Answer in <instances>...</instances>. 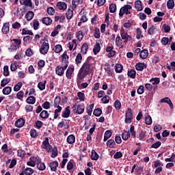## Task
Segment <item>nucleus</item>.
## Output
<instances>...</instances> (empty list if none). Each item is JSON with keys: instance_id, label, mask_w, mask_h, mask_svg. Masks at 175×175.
Listing matches in <instances>:
<instances>
[{"instance_id": "f257e3e1", "label": "nucleus", "mask_w": 175, "mask_h": 175, "mask_svg": "<svg viewBox=\"0 0 175 175\" xmlns=\"http://www.w3.org/2000/svg\"><path fill=\"white\" fill-rule=\"evenodd\" d=\"M90 70H91V64L84 63L82 65L81 69L79 70V72L77 75V84H80V83L83 81V79H84L85 77L88 76Z\"/></svg>"}, {"instance_id": "f03ea898", "label": "nucleus", "mask_w": 175, "mask_h": 175, "mask_svg": "<svg viewBox=\"0 0 175 175\" xmlns=\"http://www.w3.org/2000/svg\"><path fill=\"white\" fill-rule=\"evenodd\" d=\"M42 147L44 150H46L47 152H51V158H56L58 157V148L57 146H55L53 148V146L50 145V142H49V137H46L45 140L42 142Z\"/></svg>"}, {"instance_id": "7ed1b4c3", "label": "nucleus", "mask_w": 175, "mask_h": 175, "mask_svg": "<svg viewBox=\"0 0 175 175\" xmlns=\"http://www.w3.org/2000/svg\"><path fill=\"white\" fill-rule=\"evenodd\" d=\"M72 109L74 114H83L85 109V105L84 103H76L72 107Z\"/></svg>"}, {"instance_id": "20e7f679", "label": "nucleus", "mask_w": 175, "mask_h": 175, "mask_svg": "<svg viewBox=\"0 0 175 175\" xmlns=\"http://www.w3.org/2000/svg\"><path fill=\"white\" fill-rule=\"evenodd\" d=\"M133 120V111L131 108H128L125 113V124H131Z\"/></svg>"}, {"instance_id": "39448f33", "label": "nucleus", "mask_w": 175, "mask_h": 175, "mask_svg": "<svg viewBox=\"0 0 175 175\" xmlns=\"http://www.w3.org/2000/svg\"><path fill=\"white\" fill-rule=\"evenodd\" d=\"M131 9H132V5H125L122 7L119 12L120 17H122L124 14H131Z\"/></svg>"}, {"instance_id": "423d86ee", "label": "nucleus", "mask_w": 175, "mask_h": 175, "mask_svg": "<svg viewBox=\"0 0 175 175\" xmlns=\"http://www.w3.org/2000/svg\"><path fill=\"white\" fill-rule=\"evenodd\" d=\"M120 36L124 43H128V42L132 40V36L128 35V33L125 32L124 28H122L120 30Z\"/></svg>"}, {"instance_id": "0eeeda50", "label": "nucleus", "mask_w": 175, "mask_h": 175, "mask_svg": "<svg viewBox=\"0 0 175 175\" xmlns=\"http://www.w3.org/2000/svg\"><path fill=\"white\" fill-rule=\"evenodd\" d=\"M50 49V45L48 42H44L41 45L40 49V53L43 54V55H46L47 53H49V49Z\"/></svg>"}, {"instance_id": "6e6552de", "label": "nucleus", "mask_w": 175, "mask_h": 175, "mask_svg": "<svg viewBox=\"0 0 175 175\" xmlns=\"http://www.w3.org/2000/svg\"><path fill=\"white\" fill-rule=\"evenodd\" d=\"M69 122H70V120H66V119H62V122H59L57 127L62 129L64 127V129H69L70 125Z\"/></svg>"}, {"instance_id": "1a4fd4ad", "label": "nucleus", "mask_w": 175, "mask_h": 175, "mask_svg": "<svg viewBox=\"0 0 175 175\" xmlns=\"http://www.w3.org/2000/svg\"><path fill=\"white\" fill-rule=\"evenodd\" d=\"M114 46H107L106 51L108 53V58H111L116 55V51H113Z\"/></svg>"}, {"instance_id": "9d476101", "label": "nucleus", "mask_w": 175, "mask_h": 175, "mask_svg": "<svg viewBox=\"0 0 175 175\" xmlns=\"http://www.w3.org/2000/svg\"><path fill=\"white\" fill-rule=\"evenodd\" d=\"M161 103H167L169 105L170 109H174V105H173V103H172V100L169 97H165L163 98H161L160 100Z\"/></svg>"}, {"instance_id": "9b49d317", "label": "nucleus", "mask_w": 175, "mask_h": 175, "mask_svg": "<svg viewBox=\"0 0 175 175\" xmlns=\"http://www.w3.org/2000/svg\"><path fill=\"white\" fill-rule=\"evenodd\" d=\"M136 70H139V72H142L144 69H147V64L142 62H138L135 64Z\"/></svg>"}, {"instance_id": "f8f14e48", "label": "nucleus", "mask_w": 175, "mask_h": 175, "mask_svg": "<svg viewBox=\"0 0 175 175\" xmlns=\"http://www.w3.org/2000/svg\"><path fill=\"white\" fill-rule=\"evenodd\" d=\"M100 51V40H97L96 42V44L94 45V47L93 49V53L94 55H96Z\"/></svg>"}, {"instance_id": "ddd939ff", "label": "nucleus", "mask_w": 175, "mask_h": 175, "mask_svg": "<svg viewBox=\"0 0 175 175\" xmlns=\"http://www.w3.org/2000/svg\"><path fill=\"white\" fill-rule=\"evenodd\" d=\"M25 124V120H24V118H21L15 122V126H16L17 128H23Z\"/></svg>"}, {"instance_id": "4468645a", "label": "nucleus", "mask_w": 175, "mask_h": 175, "mask_svg": "<svg viewBox=\"0 0 175 175\" xmlns=\"http://www.w3.org/2000/svg\"><path fill=\"white\" fill-rule=\"evenodd\" d=\"M70 116V107L68 106L65 108L64 111L62 112V117L63 118H68Z\"/></svg>"}, {"instance_id": "2eb2a0df", "label": "nucleus", "mask_w": 175, "mask_h": 175, "mask_svg": "<svg viewBox=\"0 0 175 175\" xmlns=\"http://www.w3.org/2000/svg\"><path fill=\"white\" fill-rule=\"evenodd\" d=\"M104 66H107L105 68H104L105 72H107V75L109 77L110 76H113V73L114 72V70L113 69H111V68H110V66L109 65L108 63H106Z\"/></svg>"}, {"instance_id": "dca6fc26", "label": "nucleus", "mask_w": 175, "mask_h": 175, "mask_svg": "<svg viewBox=\"0 0 175 175\" xmlns=\"http://www.w3.org/2000/svg\"><path fill=\"white\" fill-rule=\"evenodd\" d=\"M57 8L59 10H66L68 5L65 3V2L59 1L57 3Z\"/></svg>"}, {"instance_id": "f3484780", "label": "nucleus", "mask_w": 175, "mask_h": 175, "mask_svg": "<svg viewBox=\"0 0 175 175\" xmlns=\"http://www.w3.org/2000/svg\"><path fill=\"white\" fill-rule=\"evenodd\" d=\"M41 21L45 25H51L53 24V20L50 17H44L41 19Z\"/></svg>"}, {"instance_id": "a211bd4d", "label": "nucleus", "mask_w": 175, "mask_h": 175, "mask_svg": "<svg viewBox=\"0 0 175 175\" xmlns=\"http://www.w3.org/2000/svg\"><path fill=\"white\" fill-rule=\"evenodd\" d=\"M59 165L58 161H53L49 164V167L51 172H57V167H58Z\"/></svg>"}, {"instance_id": "6ab92c4d", "label": "nucleus", "mask_w": 175, "mask_h": 175, "mask_svg": "<svg viewBox=\"0 0 175 175\" xmlns=\"http://www.w3.org/2000/svg\"><path fill=\"white\" fill-rule=\"evenodd\" d=\"M66 140H67V143H68V144H73L76 142V137L75 136V135L71 134L67 137Z\"/></svg>"}, {"instance_id": "aec40b11", "label": "nucleus", "mask_w": 175, "mask_h": 175, "mask_svg": "<svg viewBox=\"0 0 175 175\" xmlns=\"http://www.w3.org/2000/svg\"><path fill=\"white\" fill-rule=\"evenodd\" d=\"M88 51V44L83 43L81 48V53L83 55H85V54H87Z\"/></svg>"}, {"instance_id": "412c9836", "label": "nucleus", "mask_w": 175, "mask_h": 175, "mask_svg": "<svg viewBox=\"0 0 175 175\" xmlns=\"http://www.w3.org/2000/svg\"><path fill=\"white\" fill-rule=\"evenodd\" d=\"M135 6L137 12H142V10H143V5H142V1L137 0L135 2Z\"/></svg>"}, {"instance_id": "4be33fe9", "label": "nucleus", "mask_w": 175, "mask_h": 175, "mask_svg": "<svg viewBox=\"0 0 175 175\" xmlns=\"http://www.w3.org/2000/svg\"><path fill=\"white\" fill-rule=\"evenodd\" d=\"M111 135H113V133H111V131L107 130L104 133V139L103 142H107L110 137H111Z\"/></svg>"}, {"instance_id": "5701e85b", "label": "nucleus", "mask_w": 175, "mask_h": 175, "mask_svg": "<svg viewBox=\"0 0 175 175\" xmlns=\"http://www.w3.org/2000/svg\"><path fill=\"white\" fill-rule=\"evenodd\" d=\"M73 10H73L72 7L71 8H68L67 12L66 13L67 20H70L72 19V17H73Z\"/></svg>"}, {"instance_id": "b1692460", "label": "nucleus", "mask_w": 175, "mask_h": 175, "mask_svg": "<svg viewBox=\"0 0 175 175\" xmlns=\"http://www.w3.org/2000/svg\"><path fill=\"white\" fill-rule=\"evenodd\" d=\"M139 57L142 59H146V58H147V57H148V50L144 49V50L141 51V52L139 53Z\"/></svg>"}, {"instance_id": "393cba45", "label": "nucleus", "mask_w": 175, "mask_h": 175, "mask_svg": "<svg viewBox=\"0 0 175 175\" xmlns=\"http://www.w3.org/2000/svg\"><path fill=\"white\" fill-rule=\"evenodd\" d=\"M73 72H75V68L72 67H68L66 72V76L67 79H72V73H73Z\"/></svg>"}, {"instance_id": "a878e982", "label": "nucleus", "mask_w": 175, "mask_h": 175, "mask_svg": "<svg viewBox=\"0 0 175 175\" xmlns=\"http://www.w3.org/2000/svg\"><path fill=\"white\" fill-rule=\"evenodd\" d=\"M49 116L50 113H49V111H47L46 110H43L40 113V117L41 118H43L44 120H47V118H49Z\"/></svg>"}, {"instance_id": "bb28decb", "label": "nucleus", "mask_w": 175, "mask_h": 175, "mask_svg": "<svg viewBox=\"0 0 175 175\" xmlns=\"http://www.w3.org/2000/svg\"><path fill=\"white\" fill-rule=\"evenodd\" d=\"M26 102L29 105H35V103L36 102V98H35L33 96H30L27 97Z\"/></svg>"}, {"instance_id": "cd10ccee", "label": "nucleus", "mask_w": 175, "mask_h": 175, "mask_svg": "<svg viewBox=\"0 0 175 175\" xmlns=\"http://www.w3.org/2000/svg\"><path fill=\"white\" fill-rule=\"evenodd\" d=\"M90 158L92 161H98L99 159V154H98L95 150H92Z\"/></svg>"}, {"instance_id": "c85d7f7f", "label": "nucleus", "mask_w": 175, "mask_h": 175, "mask_svg": "<svg viewBox=\"0 0 175 175\" xmlns=\"http://www.w3.org/2000/svg\"><path fill=\"white\" fill-rule=\"evenodd\" d=\"M107 146L109 148H116V142H114V139H109L107 143Z\"/></svg>"}, {"instance_id": "c756f323", "label": "nucleus", "mask_w": 175, "mask_h": 175, "mask_svg": "<svg viewBox=\"0 0 175 175\" xmlns=\"http://www.w3.org/2000/svg\"><path fill=\"white\" fill-rule=\"evenodd\" d=\"M33 16H35V14L32 11H29L26 14H25V18L27 21H31L33 18Z\"/></svg>"}, {"instance_id": "7c9ffc66", "label": "nucleus", "mask_w": 175, "mask_h": 175, "mask_svg": "<svg viewBox=\"0 0 175 175\" xmlns=\"http://www.w3.org/2000/svg\"><path fill=\"white\" fill-rule=\"evenodd\" d=\"M21 5H25V6H29L31 8L32 1L31 0H19Z\"/></svg>"}, {"instance_id": "2f4dec72", "label": "nucleus", "mask_w": 175, "mask_h": 175, "mask_svg": "<svg viewBox=\"0 0 175 175\" xmlns=\"http://www.w3.org/2000/svg\"><path fill=\"white\" fill-rule=\"evenodd\" d=\"M55 73L56 75H57L58 76H62V75H64V69H62V66H57L55 68Z\"/></svg>"}, {"instance_id": "473e14b6", "label": "nucleus", "mask_w": 175, "mask_h": 175, "mask_svg": "<svg viewBox=\"0 0 175 175\" xmlns=\"http://www.w3.org/2000/svg\"><path fill=\"white\" fill-rule=\"evenodd\" d=\"M72 10H75L80 5V3H83V0H72Z\"/></svg>"}, {"instance_id": "72a5a7b5", "label": "nucleus", "mask_w": 175, "mask_h": 175, "mask_svg": "<svg viewBox=\"0 0 175 175\" xmlns=\"http://www.w3.org/2000/svg\"><path fill=\"white\" fill-rule=\"evenodd\" d=\"M46 84H47L46 80L44 81V82H40L38 84V88H39L40 91H43V90L46 89Z\"/></svg>"}, {"instance_id": "f704fd0d", "label": "nucleus", "mask_w": 175, "mask_h": 175, "mask_svg": "<svg viewBox=\"0 0 175 175\" xmlns=\"http://www.w3.org/2000/svg\"><path fill=\"white\" fill-rule=\"evenodd\" d=\"M149 81L152 83V85H158V84L161 83V80L159 77L151 78Z\"/></svg>"}, {"instance_id": "c9c22d12", "label": "nucleus", "mask_w": 175, "mask_h": 175, "mask_svg": "<svg viewBox=\"0 0 175 175\" xmlns=\"http://www.w3.org/2000/svg\"><path fill=\"white\" fill-rule=\"evenodd\" d=\"M127 75L131 79H136V70L131 69V70H129L127 72Z\"/></svg>"}, {"instance_id": "e433bc0d", "label": "nucleus", "mask_w": 175, "mask_h": 175, "mask_svg": "<svg viewBox=\"0 0 175 175\" xmlns=\"http://www.w3.org/2000/svg\"><path fill=\"white\" fill-rule=\"evenodd\" d=\"M129 137H131V133H129V131H124L122 133V138L124 140H128L129 139Z\"/></svg>"}, {"instance_id": "4c0bfd02", "label": "nucleus", "mask_w": 175, "mask_h": 175, "mask_svg": "<svg viewBox=\"0 0 175 175\" xmlns=\"http://www.w3.org/2000/svg\"><path fill=\"white\" fill-rule=\"evenodd\" d=\"M10 81H12V80L10 78L3 79L1 81V87H5Z\"/></svg>"}, {"instance_id": "58836bf2", "label": "nucleus", "mask_w": 175, "mask_h": 175, "mask_svg": "<svg viewBox=\"0 0 175 175\" xmlns=\"http://www.w3.org/2000/svg\"><path fill=\"white\" fill-rule=\"evenodd\" d=\"M3 95H9L12 92V88L10 86H7L3 89L2 91Z\"/></svg>"}, {"instance_id": "ea45409f", "label": "nucleus", "mask_w": 175, "mask_h": 175, "mask_svg": "<svg viewBox=\"0 0 175 175\" xmlns=\"http://www.w3.org/2000/svg\"><path fill=\"white\" fill-rule=\"evenodd\" d=\"M122 69H124V67L122 66V65L120 64H116L115 70L116 73H121L122 72Z\"/></svg>"}, {"instance_id": "a19ab883", "label": "nucleus", "mask_w": 175, "mask_h": 175, "mask_svg": "<svg viewBox=\"0 0 175 175\" xmlns=\"http://www.w3.org/2000/svg\"><path fill=\"white\" fill-rule=\"evenodd\" d=\"M109 12L110 13H116V12H117V5H116L115 3L110 4Z\"/></svg>"}, {"instance_id": "79ce46f5", "label": "nucleus", "mask_w": 175, "mask_h": 175, "mask_svg": "<svg viewBox=\"0 0 175 175\" xmlns=\"http://www.w3.org/2000/svg\"><path fill=\"white\" fill-rule=\"evenodd\" d=\"M76 38L79 41L83 40V38H84V35L83 34V31L81 30H79L77 32Z\"/></svg>"}, {"instance_id": "37998d69", "label": "nucleus", "mask_w": 175, "mask_h": 175, "mask_svg": "<svg viewBox=\"0 0 175 175\" xmlns=\"http://www.w3.org/2000/svg\"><path fill=\"white\" fill-rule=\"evenodd\" d=\"M77 96L81 102H84L85 100V94L81 92L77 93Z\"/></svg>"}, {"instance_id": "c03bdc74", "label": "nucleus", "mask_w": 175, "mask_h": 175, "mask_svg": "<svg viewBox=\"0 0 175 175\" xmlns=\"http://www.w3.org/2000/svg\"><path fill=\"white\" fill-rule=\"evenodd\" d=\"M35 170H33V169L31 168V167H27L25 170H24V173L25 175H31L33 174Z\"/></svg>"}, {"instance_id": "a18cd8bd", "label": "nucleus", "mask_w": 175, "mask_h": 175, "mask_svg": "<svg viewBox=\"0 0 175 175\" xmlns=\"http://www.w3.org/2000/svg\"><path fill=\"white\" fill-rule=\"evenodd\" d=\"M81 61H83V56L81 55V53H78L75 59V62L77 65L80 64Z\"/></svg>"}, {"instance_id": "49530a36", "label": "nucleus", "mask_w": 175, "mask_h": 175, "mask_svg": "<svg viewBox=\"0 0 175 175\" xmlns=\"http://www.w3.org/2000/svg\"><path fill=\"white\" fill-rule=\"evenodd\" d=\"M21 87H23V82H18L14 85V91H15V92H18V91L21 90Z\"/></svg>"}, {"instance_id": "de8ad7c7", "label": "nucleus", "mask_w": 175, "mask_h": 175, "mask_svg": "<svg viewBox=\"0 0 175 175\" xmlns=\"http://www.w3.org/2000/svg\"><path fill=\"white\" fill-rule=\"evenodd\" d=\"M93 114L94 116H95V117H100L102 114V109L100 108H97L94 109Z\"/></svg>"}, {"instance_id": "09e8293b", "label": "nucleus", "mask_w": 175, "mask_h": 175, "mask_svg": "<svg viewBox=\"0 0 175 175\" xmlns=\"http://www.w3.org/2000/svg\"><path fill=\"white\" fill-rule=\"evenodd\" d=\"M167 9H173L174 8V0H168L167 2Z\"/></svg>"}, {"instance_id": "8fccbe9b", "label": "nucleus", "mask_w": 175, "mask_h": 175, "mask_svg": "<svg viewBox=\"0 0 175 175\" xmlns=\"http://www.w3.org/2000/svg\"><path fill=\"white\" fill-rule=\"evenodd\" d=\"M53 51L58 53L62 51V46L61 44H57L53 49Z\"/></svg>"}, {"instance_id": "3c124183", "label": "nucleus", "mask_w": 175, "mask_h": 175, "mask_svg": "<svg viewBox=\"0 0 175 175\" xmlns=\"http://www.w3.org/2000/svg\"><path fill=\"white\" fill-rule=\"evenodd\" d=\"M39 133L36 129H31L30 130V136L33 139H35L37 136H38Z\"/></svg>"}, {"instance_id": "603ef678", "label": "nucleus", "mask_w": 175, "mask_h": 175, "mask_svg": "<svg viewBox=\"0 0 175 175\" xmlns=\"http://www.w3.org/2000/svg\"><path fill=\"white\" fill-rule=\"evenodd\" d=\"M62 61H64L65 64H68V61H69V56L68 55L66 52H64L62 55Z\"/></svg>"}, {"instance_id": "864d4df0", "label": "nucleus", "mask_w": 175, "mask_h": 175, "mask_svg": "<svg viewBox=\"0 0 175 175\" xmlns=\"http://www.w3.org/2000/svg\"><path fill=\"white\" fill-rule=\"evenodd\" d=\"M2 32L3 33H8L9 32V23H5L2 28Z\"/></svg>"}, {"instance_id": "5fc2aeb1", "label": "nucleus", "mask_w": 175, "mask_h": 175, "mask_svg": "<svg viewBox=\"0 0 175 175\" xmlns=\"http://www.w3.org/2000/svg\"><path fill=\"white\" fill-rule=\"evenodd\" d=\"M142 33H143V32L142 31V29H140V28H137L136 38L137 39H140L141 38H143Z\"/></svg>"}, {"instance_id": "6e6d98bb", "label": "nucleus", "mask_w": 175, "mask_h": 175, "mask_svg": "<svg viewBox=\"0 0 175 175\" xmlns=\"http://www.w3.org/2000/svg\"><path fill=\"white\" fill-rule=\"evenodd\" d=\"M59 103H61V97L56 96L54 100V107L59 106Z\"/></svg>"}, {"instance_id": "4d7b16f0", "label": "nucleus", "mask_w": 175, "mask_h": 175, "mask_svg": "<svg viewBox=\"0 0 175 175\" xmlns=\"http://www.w3.org/2000/svg\"><path fill=\"white\" fill-rule=\"evenodd\" d=\"M145 121H146V125H151V124H152V118H151V116L148 115L145 118Z\"/></svg>"}, {"instance_id": "13d9d810", "label": "nucleus", "mask_w": 175, "mask_h": 175, "mask_svg": "<svg viewBox=\"0 0 175 175\" xmlns=\"http://www.w3.org/2000/svg\"><path fill=\"white\" fill-rule=\"evenodd\" d=\"M10 75V72H9V66H4L3 67V76L5 77H8Z\"/></svg>"}, {"instance_id": "bf43d9fd", "label": "nucleus", "mask_w": 175, "mask_h": 175, "mask_svg": "<svg viewBox=\"0 0 175 175\" xmlns=\"http://www.w3.org/2000/svg\"><path fill=\"white\" fill-rule=\"evenodd\" d=\"M162 145V142L161 141H157L153 144L151 145L150 148H159V146Z\"/></svg>"}, {"instance_id": "052dcab7", "label": "nucleus", "mask_w": 175, "mask_h": 175, "mask_svg": "<svg viewBox=\"0 0 175 175\" xmlns=\"http://www.w3.org/2000/svg\"><path fill=\"white\" fill-rule=\"evenodd\" d=\"M94 104H91L89 105V107L86 109L87 113L88 116H92V109H94Z\"/></svg>"}, {"instance_id": "680f3d73", "label": "nucleus", "mask_w": 175, "mask_h": 175, "mask_svg": "<svg viewBox=\"0 0 175 175\" xmlns=\"http://www.w3.org/2000/svg\"><path fill=\"white\" fill-rule=\"evenodd\" d=\"M33 27L35 31L39 29V21H38V19H34L33 21Z\"/></svg>"}, {"instance_id": "e2e57ef3", "label": "nucleus", "mask_w": 175, "mask_h": 175, "mask_svg": "<svg viewBox=\"0 0 175 175\" xmlns=\"http://www.w3.org/2000/svg\"><path fill=\"white\" fill-rule=\"evenodd\" d=\"M101 100L103 103L106 105V103H109V102H110V96H109L108 95H105L101 98Z\"/></svg>"}, {"instance_id": "0e129e2a", "label": "nucleus", "mask_w": 175, "mask_h": 175, "mask_svg": "<svg viewBox=\"0 0 175 175\" xmlns=\"http://www.w3.org/2000/svg\"><path fill=\"white\" fill-rule=\"evenodd\" d=\"M116 46H121L122 44V39H121L120 35H118L116 38Z\"/></svg>"}, {"instance_id": "69168bd1", "label": "nucleus", "mask_w": 175, "mask_h": 175, "mask_svg": "<svg viewBox=\"0 0 175 175\" xmlns=\"http://www.w3.org/2000/svg\"><path fill=\"white\" fill-rule=\"evenodd\" d=\"M114 107L116 110H120L121 109V102L120 100H116L114 103Z\"/></svg>"}, {"instance_id": "338daca9", "label": "nucleus", "mask_w": 175, "mask_h": 175, "mask_svg": "<svg viewBox=\"0 0 175 175\" xmlns=\"http://www.w3.org/2000/svg\"><path fill=\"white\" fill-rule=\"evenodd\" d=\"M155 33V26L152 25L148 29V35H154Z\"/></svg>"}, {"instance_id": "774afa93", "label": "nucleus", "mask_w": 175, "mask_h": 175, "mask_svg": "<svg viewBox=\"0 0 175 175\" xmlns=\"http://www.w3.org/2000/svg\"><path fill=\"white\" fill-rule=\"evenodd\" d=\"M37 169L41 171L46 170V165H44V163H40L37 165Z\"/></svg>"}]
</instances>
